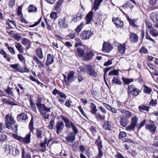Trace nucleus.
<instances>
[{"label":"nucleus","instance_id":"obj_1","mask_svg":"<svg viewBox=\"0 0 158 158\" xmlns=\"http://www.w3.org/2000/svg\"><path fill=\"white\" fill-rule=\"evenodd\" d=\"M36 104L40 112L41 116L45 119H48L49 113L51 112V107L46 106L44 104H41L40 102H37Z\"/></svg>","mask_w":158,"mask_h":158},{"label":"nucleus","instance_id":"obj_2","mask_svg":"<svg viewBox=\"0 0 158 158\" xmlns=\"http://www.w3.org/2000/svg\"><path fill=\"white\" fill-rule=\"evenodd\" d=\"M15 123V121L14 119L10 114H7L5 119V123L6 127L9 129H11Z\"/></svg>","mask_w":158,"mask_h":158},{"label":"nucleus","instance_id":"obj_3","mask_svg":"<svg viewBox=\"0 0 158 158\" xmlns=\"http://www.w3.org/2000/svg\"><path fill=\"white\" fill-rule=\"evenodd\" d=\"M14 137L16 139L25 144H28L30 143L31 135L30 132L27 134L24 137L19 136L17 135H14Z\"/></svg>","mask_w":158,"mask_h":158},{"label":"nucleus","instance_id":"obj_4","mask_svg":"<svg viewBox=\"0 0 158 158\" xmlns=\"http://www.w3.org/2000/svg\"><path fill=\"white\" fill-rule=\"evenodd\" d=\"M138 118L136 115L132 116L130 125L126 128V129L129 131L134 130L137 124Z\"/></svg>","mask_w":158,"mask_h":158},{"label":"nucleus","instance_id":"obj_5","mask_svg":"<svg viewBox=\"0 0 158 158\" xmlns=\"http://www.w3.org/2000/svg\"><path fill=\"white\" fill-rule=\"evenodd\" d=\"M69 19V17H66L59 20L58 23L61 27L67 28L68 27L67 23Z\"/></svg>","mask_w":158,"mask_h":158},{"label":"nucleus","instance_id":"obj_6","mask_svg":"<svg viewBox=\"0 0 158 158\" xmlns=\"http://www.w3.org/2000/svg\"><path fill=\"white\" fill-rule=\"evenodd\" d=\"M92 34L90 31L85 30L81 32L80 35L82 39L86 40L89 39Z\"/></svg>","mask_w":158,"mask_h":158},{"label":"nucleus","instance_id":"obj_7","mask_svg":"<svg viewBox=\"0 0 158 158\" xmlns=\"http://www.w3.org/2000/svg\"><path fill=\"white\" fill-rule=\"evenodd\" d=\"M128 91L131 95L135 96H137L139 93V90L135 88L134 85H131L128 86Z\"/></svg>","mask_w":158,"mask_h":158},{"label":"nucleus","instance_id":"obj_8","mask_svg":"<svg viewBox=\"0 0 158 158\" xmlns=\"http://www.w3.org/2000/svg\"><path fill=\"white\" fill-rule=\"evenodd\" d=\"M64 124L63 122L59 121L56 123V133L59 134L61 133L64 128Z\"/></svg>","mask_w":158,"mask_h":158},{"label":"nucleus","instance_id":"obj_9","mask_svg":"<svg viewBox=\"0 0 158 158\" xmlns=\"http://www.w3.org/2000/svg\"><path fill=\"white\" fill-rule=\"evenodd\" d=\"M145 128L152 134H154L155 133L157 129L156 126L152 123L146 124Z\"/></svg>","mask_w":158,"mask_h":158},{"label":"nucleus","instance_id":"obj_10","mask_svg":"<svg viewBox=\"0 0 158 158\" xmlns=\"http://www.w3.org/2000/svg\"><path fill=\"white\" fill-rule=\"evenodd\" d=\"M112 48L111 44L108 43L104 42L103 44L102 51L104 52H109Z\"/></svg>","mask_w":158,"mask_h":158},{"label":"nucleus","instance_id":"obj_11","mask_svg":"<svg viewBox=\"0 0 158 158\" xmlns=\"http://www.w3.org/2000/svg\"><path fill=\"white\" fill-rule=\"evenodd\" d=\"M74 72L73 71H70L68 74L67 76V79L65 81V84L67 85H69V83L74 81L73 79Z\"/></svg>","mask_w":158,"mask_h":158},{"label":"nucleus","instance_id":"obj_12","mask_svg":"<svg viewBox=\"0 0 158 158\" xmlns=\"http://www.w3.org/2000/svg\"><path fill=\"white\" fill-rule=\"evenodd\" d=\"M61 118L65 123V126L67 128H71L73 124V123L70 120L64 116H61Z\"/></svg>","mask_w":158,"mask_h":158},{"label":"nucleus","instance_id":"obj_13","mask_svg":"<svg viewBox=\"0 0 158 158\" xmlns=\"http://www.w3.org/2000/svg\"><path fill=\"white\" fill-rule=\"evenodd\" d=\"M28 118V116L27 114L23 113L19 114L17 117V119L18 121L21 122L23 121H25Z\"/></svg>","mask_w":158,"mask_h":158},{"label":"nucleus","instance_id":"obj_14","mask_svg":"<svg viewBox=\"0 0 158 158\" xmlns=\"http://www.w3.org/2000/svg\"><path fill=\"white\" fill-rule=\"evenodd\" d=\"M86 69L89 72L90 76L92 77H96L97 76V73L92 68V67L90 66L87 65L86 68Z\"/></svg>","mask_w":158,"mask_h":158},{"label":"nucleus","instance_id":"obj_15","mask_svg":"<svg viewBox=\"0 0 158 158\" xmlns=\"http://www.w3.org/2000/svg\"><path fill=\"white\" fill-rule=\"evenodd\" d=\"M112 21L117 27H122L123 26V23L119 18H114L112 19Z\"/></svg>","mask_w":158,"mask_h":158},{"label":"nucleus","instance_id":"obj_16","mask_svg":"<svg viewBox=\"0 0 158 158\" xmlns=\"http://www.w3.org/2000/svg\"><path fill=\"white\" fill-rule=\"evenodd\" d=\"M53 57V56L51 54H49L47 55V61L45 63L46 66L51 64L54 62Z\"/></svg>","mask_w":158,"mask_h":158},{"label":"nucleus","instance_id":"obj_17","mask_svg":"<svg viewBox=\"0 0 158 158\" xmlns=\"http://www.w3.org/2000/svg\"><path fill=\"white\" fill-rule=\"evenodd\" d=\"M129 38L131 41L134 43L137 42L138 40V37L137 35L132 32L130 33Z\"/></svg>","mask_w":158,"mask_h":158},{"label":"nucleus","instance_id":"obj_18","mask_svg":"<svg viewBox=\"0 0 158 158\" xmlns=\"http://www.w3.org/2000/svg\"><path fill=\"white\" fill-rule=\"evenodd\" d=\"M21 43L26 46L27 49L30 48L31 42L29 40L25 38L22 39Z\"/></svg>","mask_w":158,"mask_h":158},{"label":"nucleus","instance_id":"obj_19","mask_svg":"<svg viewBox=\"0 0 158 158\" xmlns=\"http://www.w3.org/2000/svg\"><path fill=\"white\" fill-rule=\"evenodd\" d=\"M65 139L66 141L68 142H72L75 140V136L73 133H72L68 135Z\"/></svg>","mask_w":158,"mask_h":158},{"label":"nucleus","instance_id":"obj_20","mask_svg":"<svg viewBox=\"0 0 158 158\" xmlns=\"http://www.w3.org/2000/svg\"><path fill=\"white\" fill-rule=\"evenodd\" d=\"M36 54L39 58L42 59L44 57L43 53L42 48L40 47L38 48L36 50Z\"/></svg>","mask_w":158,"mask_h":158},{"label":"nucleus","instance_id":"obj_21","mask_svg":"<svg viewBox=\"0 0 158 158\" xmlns=\"http://www.w3.org/2000/svg\"><path fill=\"white\" fill-rule=\"evenodd\" d=\"M33 60L36 62V64L38 65V67L39 68H40L44 67V63L41 61L35 56H33Z\"/></svg>","mask_w":158,"mask_h":158},{"label":"nucleus","instance_id":"obj_22","mask_svg":"<svg viewBox=\"0 0 158 158\" xmlns=\"http://www.w3.org/2000/svg\"><path fill=\"white\" fill-rule=\"evenodd\" d=\"M125 44H120L118 47V52L121 54L124 53L126 50Z\"/></svg>","mask_w":158,"mask_h":158},{"label":"nucleus","instance_id":"obj_23","mask_svg":"<svg viewBox=\"0 0 158 158\" xmlns=\"http://www.w3.org/2000/svg\"><path fill=\"white\" fill-rule=\"evenodd\" d=\"M76 54V55H77L79 57H81L84 56L85 52L81 48H77Z\"/></svg>","mask_w":158,"mask_h":158},{"label":"nucleus","instance_id":"obj_24","mask_svg":"<svg viewBox=\"0 0 158 158\" xmlns=\"http://www.w3.org/2000/svg\"><path fill=\"white\" fill-rule=\"evenodd\" d=\"M93 15V12L90 11L86 16V24L89 23L91 20Z\"/></svg>","mask_w":158,"mask_h":158},{"label":"nucleus","instance_id":"obj_25","mask_svg":"<svg viewBox=\"0 0 158 158\" xmlns=\"http://www.w3.org/2000/svg\"><path fill=\"white\" fill-rule=\"evenodd\" d=\"M103 0H94V2L93 9L96 10L100 4Z\"/></svg>","mask_w":158,"mask_h":158},{"label":"nucleus","instance_id":"obj_26","mask_svg":"<svg viewBox=\"0 0 158 158\" xmlns=\"http://www.w3.org/2000/svg\"><path fill=\"white\" fill-rule=\"evenodd\" d=\"M2 102L4 104H6L8 105H15V104L14 102L11 101L9 99H7L6 98H3L2 99Z\"/></svg>","mask_w":158,"mask_h":158},{"label":"nucleus","instance_id":"obj_27","mask_svg":"<svg viewBox=\"0 0 158 158\" xmlns=\"http://www.w3.org/2000/svg\"><path fill=\"white\" fill-rule=\"evenodd\" d=\"M59 101L62 103H64L66 98V96L65 94L61 92L59 94Z\"/></svg>","mask_w":158,"mask_h":158},{"label":"nucleus","instance_id":"obj_28","mask_svg":"<svg viewBox=\"0 0 158 158\" xmlns=\"http://www.w3.org/2000/svg\"><path fill=\"white\" fill-rule=\"evenodd\" d=\"M15 148L9 145H7L6 146V151H7L9 154L13 155Z\"/></svg>","mask_w":158,"mask_h":158},{"label":"nucleus","instance_id":"obj_29","mask_svg":"<svg viewBox=\"0 0 158 158\" xmlns=\"http://www.w3.org/2000/svg\"><path fill=\"white\" fill-rule=\"evenodd\" d=\"M94 55L93 52L91 51L88 52L86 53L85 58L86 60H91Z\"/></svg>","mask_w":158,"mask_h":158},{"label":"nucleus","instance_id":"obj_30","mask_svg":"<svg viewBox=\"0 0 158 158\" xmlns=\"http://www.w3.org/2000/svg\"><path fill=\"white\" fill-rule=\"evenodd\" d=\"M150 108V107L149 106L143 105L140 106L138 107L139 111L142 112H143V111H148Z\"/></svg>","mask_w":158,"mask_h":158},{"label":"nucleus","instance_id":"obj_31","mask_svg":"<svg viewBox=\"0 0 158 158\" xmlns=\"http://www.w3.org/2000/svg\"><path fill=\"white\" fill-rule=\"evenodd\" d=\"M15 46L19 52L21 53L23 52V48L19 43H15Z\"/></svg>","mask_w":158,"mask_h":158},{"label":"nucleus","instance_id":"obj_32","mask_svg":"<svg viewBox=\"0 0 158 158\" xmlns=\"http://www.w3.org/2000/svg\"><path fill=\"white\" fill-rule=\"evenodd\" d=\"M120 111L122 113L125 114V116L127 118H130L131 116V113L128 111L122 109L120 110Z\"/></svg>","mask_w":158,"mask_h":158},{"label":"nucleus","instance_id":"obj_33","mask_svg":"<svg viewBox=\"0 0 158 158\" xmlns=\"http://www.w3.org/2000/svg\"><path fill=\"white\" fill-rule=\"evenodd\" d=\"M120 125L124 127H125L127 124V119L124 117H122L120 120Z\"/></svg>","mask_w":158,"mask_h":158},{"label":"nucleus","instance_id":"obj_34","mask_svg":"<svg viewBox=\"0 0 158 158\" xmlns=\"http://www.w3.org/2000/svg\"><path fill=\"white\" fill-rule=\"evenodd\" d=\"M91 112L92 114H95L97 112L96 107L94 104L93 103H91Z\"/></svg>","mask_w":158,"mask_h":158},{"label":"nucleus","instance_id":"obj_35","mask_svg":"<svg viewBox=\"0 0 158 158\" xmlns=\"http://www.w3.org/2000/svg\"><path fill=\"white\" fill-rule=\"evenodd\" d=\"M84 25V22H81V24L75 29V31L77 33H79L80 32L81 29H82Z\"/></svg>","mask_w":158,"mask_h":158},{"label":"nucleus","instance_id":"obj_36","mask_svg":"<svg viewBox=\"0 0 158 158\" xmlns=\"http://www.w3.org/2000/svg\"><path fill=\"white\" fill-rule=\"evenodd\" d=\"M144 92L146 94H149L152 91V89L145 85H144Z\"/></svg>","mask_w":158,"mask_h":158},{"label":"nucleus","instance_id":"obj_37","mask_svg":"<svg viewBox=\"0 0 158 158\" xmlns=\"http://www.w3.org/2000/svg\"><path fill=\"white\" fill-rule=\"evenodd\" d=\"M103 127L105 129L107 130H110L111 128V127L109 125L108 122L106 121H104Z\"/></svg>","mask_w":158,"mask_h":158},{"label":"nucleus","instance_id":"obj_38","mask_svg":"<svg viewBox=\"0 0 158 158\" xmlns=\"http://www.w3.org/2000/svg\"><path fill=\"white\" fill-rule=\"evenodd\" d=\"M127 19L129 22V24L130 25L135 27H137V26L135 23L136 21L135 19H131L129 17H128Z\"/></svg>","mask_w":158,"mask_h":158},{"label":"nucleus","instance_id":"obj_39","mask_svg":"<svg viewBox=\"0 0 158 158\" xmlns=\"http://www.w3.org/2000/svg\"><path fill=\"white\" fill-rule=\"evenodd\" d=\"M123 80L124 83L126 85H128L131 82L133 81L134 80L132 78H123Z\"/></svg>","mask_w":158,"mask_h":158},{"label":"nucleus","instance_id":"obj_40","mask_svg":"<svg viewBox=\"0 0 158 158\" xmlns=\"http://www.w3.org/2000/svg\"><path fill=\"white\" fill-rule=\"evenodd\" d=\"M75 40L76 41L75 45V47H77L78 46H82L83 45V44L81 40L79 38H75Z\"/></svg>","mask_w":158,"mask_h":158},{"label":"nucleus","instance_id":"obj_41","mask_svg":"<svg viewBox=\"0 0 158 158\" xmlns=\"http://www.w3.org/2000/svg\"><path fill=\"white\" fill-rule=\"evenodd\" d=\"M36 135L37 139H41L42 138V131L39 129H37L36 130Z\"/></svg>","mask_w":158,"mask_h":158},{"label":"nucleus","instance_id":"obj_42","mask_svg":"<svg viewBox=\"0 0 158 158\" xmlns=\"http://www.w3.org/2000/svg\"><path fill=\"white\" fill-rule=\"evenodd\" d=\"M63 0H59L56 3V5L54 7L55 9L56 10H57L59 8L61 4L63 2Z\"/></svg>","mask_w":158,"mask_h":158},{"label":"nucleus","instance_id":"obj_43","mask_svg":"<svg viewBox=\"0 0 158 158\" xmlns=\"http://www.w3.org/2000/svg\"><path fill=\"white\" fill-rule=\"evenodd\" d=\"M113 83L118 85H121L122 84L121 81L118 78L114 77L112 80Z\"/></svg>","mask_w":158,"mask_h":158},{"label":"nucleus","instance_id":"obj_44","mask_svg":"<svg viewBox=\"0 0 158 158\" xmlns=\"http://www.w3.org/2000/svg\"><path fill=\"white\" fill-rule=\"evenodd\" d=\"M12 89H13V88H10V87H8L7 89L4 90L8 95H10L13 96L14 95V93L12 90Z\"/></svg>","mask_w":158,"mask_h":158},{"label":"nucleus","instance_id":"obj_45","mask_svg":"<svg viewBox=\"0 0 158 158\" xmlns=\"http://www.w3.org/2000/svg\"><path fill=\"white\" fill-rule=\"evenodd\" d=\"M151 34L154 37H156L158 35V32L153 28H152L150 30Z\"/></svg>","mask_w":158,"mask_h":158},{"label":"nucleus","instance_id":"obj_46","mask_svg":"<svg viewBox=\"0 0 158 158\" xmlns=\"http://www.w3.org/2000/svg\"><path fill=\"white\" fill-rule=\"evenodd\" d=\"M96 117L98 120H104L105 118V116L104 115H102L100 114H97L96 115Z\"/></svg>","mask_w":158,"mask_h":158},{"label":"nucleus","instance_id":"obj_47","mask_svg":"<svg viewBox=\"0 0 158 158\" xmlns=\"http://www.w3.org/2000/svg\"><path fill=\"white\" fill-rule=\"evenodd\" d=\"M96 143V144L97 145L98 149H102V145L101 141V140H97Z\"/></svg>","mask_w":158,"mask_h":158},{"label":"nucleus","instance_id":"obj_48","mask_svg":"<svg viewBox=\"0 0 158 158\" xmlns=\"http://www.w3.org/2000/svg\"><path fill=\"white\" fill-rule=\"evenodd\" d=\"M34 123V121H33V118L32 117L31 118V119L30 121V123L29 124V127L30 129V132L31 131L32 132L33 131V124Z\"/></svg>","mask_w":158,"mask_h":158},{"label":"nucleus","instance_id":"obj_49","mask_svg":"<svg viewBox=\"0 0 158 158\" xmlns=\"http://www.w3.org/2000/svg\"><path fill=\"white\" fill-rule=\"evenodd\" d=\"M139 52L141 54H147L148 53V50L144 47H142L139 50Z\"/></svg>","mask_w":158,"mask_h":158},{"label":"nucleus","instance_id":"obj_50","mask_svg":"<svg viewBox=\"0 0 158 158\" xmlns=\"http://www.w3.org/2000/svg\"><path fill=\"white\" fill-rule=\"evenodd\" d=\"M28 10L29 12H31L36 11L37 10V8L36 7L32 5L30 6H29Z\"/></svg>","mask_w":158,"mask_h":158},{"label":"nucleus","instance_id":"obj_51","mask_svg":"<svg viewBox=\"0 0 158 158\" xmlns=\"http://www.w3.org/2000/svg\"><path fill=\"white\" fill-rule=\"evenodd\" d=\"M57 17V14L56 12H52L50 15V17L51 19H55Z\"/></svg>","mask_w":158,"mask_h":158},{"label":"nucleus","instance_id":"obj_52","mask_svg":"<svg viewBox=\"0 0 158 158\" xmlns=\"http://www.w3.org/2000/svg\"><path fill=\"white\" fill-rule=\"evenodd\" d=\"M46 141V138L45 139V141L44 143H41L40 144V146L42 148L41 150L43 152H44L45 150L46 146H45V143Z\"/></svg>","mask_w":158,"mask_h":158},{"label":"nucleus","instance_id":"obj_53","mask_svg":"<svg viewBox=\"0 0 158 158\" xmlns=\"http://www.w3.org/2000/svg\"><path fill=\"white\" fill-rule=\"evenodd\" d=\"M13 38L16 40L19 41L21 39V36L18 34H15L13 36Z\"/></svg>","mask_w":158,"mask_h":158},{"label":"nucleus","instance_id":"obj_54","mask_svg":"<svg viewBox=\"0 0 158 158\" xmlns=\"http://www.w3.org/2000/svg\"><path fill=\"white\" fill-rule=\"evenodd\" d=\"M118 74V72L117 70H114L110 72L109 73V75H117Z\"/></svg>","mask_w":158,"mask_h":158},{"label":"nucleus","instance_id":"obj_55","mask_svg":"<svg viewBox=\"0 0 158 158\" xmlns=\"http://www.w3.org/2000/svg\"><path fill=\"white\" fill-rule=\"evenodd\" d=\"M157 103V100L155 99V100L152 99L149 102V104L150 106H155Z\"/></svg>","mask_w":158,"mask_h":158},{"label":"nucleus","instance_id":"obj_56","mask_svg":"<svg viewBox=\"0 0 158 158\" xmlns=\"http://www.w3.org/2000/svg\"><path fill=\"white\" fill-rule=\"evenodd\" d=\"M22 6H20L18 7L17 10V14L18 15H21L22 14Z\"/></svg>","mask_w":158,"mask_h":158},{"label":"nucleus","instance_id":"obj_57","mask_svg":"<svg viewBox=\"0 0 158 158\" xmlns=\"http://www.w3.org/2000/svg\"><path fill=\"white\" fill-rule=\"evenodd\" d=\"M54 121V120H52L50 121V125H48L49 128L52 129L53 128Z\"/></svg>","mask_w":158,"mask_h":158},{"label":"nucleus","instance_id":"obj_58","mask_svg":"<svg viewBox=\"0 0 158 158\" xmlns=\"http://www.w3.org/2000/svg\"><path fill=\"white\" fill-rule=\"evenodd\" d=\"M126 133L124 132H121L120 133L119 135V138L120 139H122V138L125 137L126 136Z\"/></svg>","mask_w":158,"mask_h":158},{"label":"nucleus","instance_id":"obj_59","mask_svg":"<svg viewBox=\"0 0 158 158\" xmlns=\"http://www.w3.org/2000/svg\"><path fill=\"white\" fill-rule=\"evenodd\" d=\"M146 122V120L145 119H144L142 122L141 123H140L138 127V130L140 129L142 127H143V126L145 124Z\"/></svg>","mask_w":158,"mask_h":158},{"label":"nucleus","instance_id":"obj_60","mask_svg":"<svg viewBox=\"0 0 158 158\" xmlns=\"http://www.w3.org/2000/svg\"><path fill=\"white\" fill-rule=\"evenodd\" d=\"M0 53L3 56V57L5 58H6L7 57V54L5 52L3 49H0Z\"/></svg>","mask_w":158,"mask_h":158},{"label":"nucleus","instance_id":"obj_61","mask_svg":"<svg viewBox=\"0 0 158 158\" xmlns=\"http://www.w3.org/2000/svg\"><path fill=\"white\" fill-rule=\"evenodd\" d=\"M15 151L13 152V155L14 156H16L17 155H18L20 153L19 151L17 148H15L14 149Z\"/></svg>","mask_w":158,"mask_h":158},{"label":"nucleus","instance_id":"obj_62","mask_svg":"<svg viewBox=\"0 0 158 158\" xmlns=\"http://www.w3.org/2000/svg\"><path fill=\"white\" fill-rule=\"evenodd\" d=\"M64 44L65 46L68 48H70L72 47L73 46L71 43L69 41H66L64 43Z\"/></svg>","mask_w":158,"mask_h":158},{"label":"nucleus","instance_id":"obj_63","mask_svg":"<svg viewBox=\"0 0 158 158\" xmlns=\"http://www.w3.org/2000/svg\"><path fill=\"white\" fill-rule=\"evenodd\" d=\"M90 129L91 131L92 132L93 135L94 136H95L97 132L95 127H91Z\"/></svg>","mask_w":158,"mask_h":158},{"label":"nucleus","instance_id":"obj_64","mask_svg":"<svg viewBox=\"0 0 158 158\" xmlns=\"http://www.w3.org/2000/svg\"><path fill=\"white\" fill-rule=\"evenodd\" d=\"M146 27L148 28H150L152 27V23L149 21L146 20L145 22Z\"/></svg>","mask_w":158,"mask_h":158}]
</instances>
